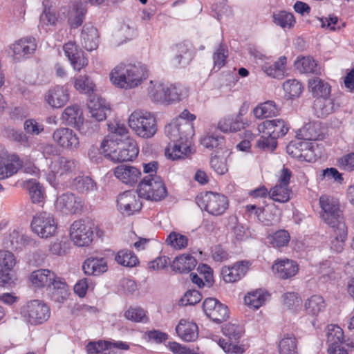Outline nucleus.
<instances>
[{"label": "nucleus", "instance_id": "1", "mask_svg": "<svg viewBox=\"0 0 354 354\" xmlns=\"http://www.w3.org/2000/svg\"><path fill=\"white\" fill-rule=\"evenodd\" d=\"M165 133L170 140L165 149V156L168 158L178 160L190 152V140L194 135L193 124H189L182 119H174L165 126Z\"/></svg>", "mask_w": 354, "mask_h": 354}, {"label": "nucleus", "instance_id": "2", "mask_svg": "<svg viewBox=\"0 0 354 354\" xmlns=\"http://www.w3.org/2000/svg\"><path fill=\"white\" fill-rule=\"evenodd\" d=\"M28 280L36 288H49L50 298L56 303L63 304L70 295L68 286L65 279L57 277L50 270H34L29 274Z\"/></svg>", "mask_w": 354, "mask_h": 354}, {"label": "nucleus", "instance_id": "3", "mask_svg": "<svg viewBox=\"0 0 354 354\" xmlns=\"http://www.w3.org/2000/svg\"><path fill=\"white\" fill-rule=\"evenodd\" d=\"M100 147L104 157L113 162L132 161L139 153L136 142L128 136L115 140H104Z\"/></svg>", "mask_w": 354, "mask_h": 354}, {"label": "nucleus", "instance_id": "4", "mask_svg": "<svg viewBox=\"0 0 354 354\" xmlns=\"http://www.w3.org/2000/svg\"><path fill=\"white\" fill-rule=\"evenodd\" d=\"M147 77V74L144 68L132 64L118 65L110 73L111 82L125 89L137 86Z\"/></svg>", "mask_w": 354, "mask_h": 354}, {"label": "nucleus", "instance_id": "5", "mask_svg": "<svg viewBox=\"0 0 354 354\" xmlns=\"http://www.w3.org/2000/svg\"><path fill=\"white\" fill-rule=\"evenodd\" d=\"M319 204L324 222L331 228H338L344 234L346 225L339 200L331 196L322 195L319 197Z\"/></svg>", "mask_w": 354, "mask_h": 354}, {"label": "nucleus", "instance_id": "6", "mask_svg": "<svg viewBox=\"0 0 354 354\" xmlns=\"http://www.w3.org/2000/svg\"><path fill=\"white\" fill-rule=\"evenodd\" d=\"M129 125L139 137L143 138H150L157 131L154 115L142 111H135L130 115Z\"/></svg>", "mask_w": 354, "mask_h": 354}, {"label": "nucleus", "instance_id": "7", "mask_svg": "<svg viewBox=\"0 0 354 354\" xmlns=\"http://www.w3.org/2000/svg\"><path fill=\"white\" fill-rule=\"evenodd\" d=\"M138 196L148 201H161L167 196L165 183L159 176L144 178L138 184Z\"/></svg>", "mask_w": 354, "mask_h": 354}, {"label": "nucleus", "instance_id": "8", "mask_svg": "<svg viewBox=\"0 0 354 354\" xmlns=\"http://www.w3.org/2000/svg\"><path fill=\"white\" fill-rule=\"evenodd\" d=\"M197 205L213 216L225 213L229 206L227 198L223 194L212 192L201 193L196 198Z\"/></svg>", "mask_w": 354, "mask_h": 354}, {"label": "nucleus", "instance_id": "9", "mask_svg": "<svg viewBox=\"0 0 354 354\" xmlns=\"http://www.w3.org/2000/svg\"><path fill=\"white\" fill-rule=\"evenodd\" d=\"M286 151L291 157L300 161L313 162L317 158L315 152V143L308 139L291 141L286 147Z\"/></svg>", "mask_w": 354, "mask_h": 354}, {"label": "nucleus", "instance_id": "10", "mask_svg": "<svg viewBox=\"0 0 354 354\" xmlns=\"http://www.w3.org/2000/svg\"><path fill=\"white\" fill-rule=\"evenodd\" d=\"M152 100L164 104H170L181 100L182 90L180 85L159 84L150 91Z\"/></svg>", "mask_w": 354, "mask_h": 354}, {"label": "nucleus", "instance_id": "11", "mask_svg": "<svg viewBox=\"0 0 354 354\" xmlns=\"http://www.w3.org/2000/svg\"><path fill=\"white\" fill-rule=\"evenodd\" d=\"M93 224L87 220H77L70 227V236L79 247L88 245L93 241Z\"/></svg>", "mask_w": 354, "mask_h": 354}, {"label": "nucleus", "instance_id": "12", "mask_svg": "<svg viewBox=\"0 0 354 354\" xmlns=\"http://www.w3.org/2000/svg\"><path fill=\"white\" fill-rule=\"evenodd\" d=\"M31 228L39 237L48 238L55 234L57 226L51 214L42 212L33 217Z\"/></svg>", "mask_w": 354, "mask_h": 354}, {"label": "nucleus", "instance_id": "13", "mask_svg": "<svg viewBox=\"0 0 354 354\" xmlns=\"http://www.w3.org/2000/svg\"><path fill=\"white\" fill-rule=\"evenodd\" d=\"M328 354H348L344 346H342L344 331L336 324H329L326 329Z\"/></svg>", "mask_w": 354, "mask_h": 354}, {"label": "nucleus", "instance_id": "14", "mask_svg": "<svg viewBox=\"0 0 354 354\" xmlns=\"http://www.w3.org/2000/svg\"><path fill=\"white\" fill-rule=\"evenodd\" d=\"M15 263V258L12 252L0 251V286L10 287L14 283L12 268Z\"/></svg>", "mask_w": 354, "mask_h": 354}, {"label": "nucleus", "instance_id": "15", "mask_svg": "<svg viewBox=\"0 0 354 354\" xmlns=\"http://www.w3.org/2000/svg\"><path fill=\"white\" fill-rule=\"evenodd\" d=\"M55 205L65 214H77L82 211L84 202L74 194L66 192L57 197Z\"/></svg>", "mask_w": 354, "mask_h": 354}, {"label": "nucleus", "instance_id": "16", "mask_svg": "<svg viewBox=\"0 0 354 354\" xmlns=\"http://www.w3.org/2000/svg\"><path fill=\"white\" fill-rule=\"evenodd\" d=\"M62 120L65 124L77 129L82 133H86L84 129L89 122H84L82 111L77 104L67 106L62 115Z\"/></svg>", "mask_w": 354, "mask_h": 354}, {"label": "nucleus", "instance_id": "17", "mask_svg": "<svg viewBox=\"0 0 354 354\" xmlns=\"http://www.w3.org/2000/svg\"><path fill=\"white\" fill-rule=\"evenodd\" d=\"M36 39L32 36L24 37L17 40L10 48L13 53V57L17 61L29 58L37 49Z\"/></svg>", "mask_w": 354, "mask_h": 354}, {"label": "nucleus", "instance_id": "18", "mask_svg": "<svg viewBox=\"0 0 354 354\" xmlns=\"http://www.w3.org/2000/svg\"><path fill=\"white\" fill-rule=\"evenodd\" d=\"M117 206L122 214L131 216L140 212L142 204L133 192L126 191L118 196Z\"/></svg>", "mask_w": 354, "mask_h": 354}, {"label": "nucleus", "instance_id": "19", "mask_svg": "<svg viewBox=\"0 0 354 354\" xmlns=\"http://www.w3.org/2000/svg\"><path fill=\"white\" fill-rule=\"evenodd\" d=\"M87 106L91 118L97 122L105 120L111 111L110 105L97 95H90Z\"/></svg>", "mask_w": 354, "mask_h": 354}, {"label": "nucleus", "instance_id": "20", "mask_svg": "<svg viewBox=\"0 0 354 354\" xmlns=\"http://www.w3.org/2000/svg\"><path fill=\"white\" fill-rule=\"evenodd\" d=\"M288 130V124L282 119L266 120L258 125L260 133L268 135L276 140L284 136Z\"/></svg>", "mask_w": 354, "mask_h": 354}, {"label": "nucleus", "instance_id": "21", "mask_svg": "<svg viewBox=\"0 0 354 354\" xmlns=\"http://www.w3.org/2000/svg\"><path fill=\"white\" fill-rule=\"evenodd\" d=\"M53 138L61 147L69 150L77 149L80 145L77 134L69 128L57 129L53 134Z\"/></svg>", "mask_w": 354, "mask_h": 354}, {"label": "nucleus", "instance_id": "22", "mask_svg": "<svg viewBox=\"0 0 354 354\" xmlns=\"http://www.w3.org/2000/svg\"><path fill=\"white\" fill-rule=\"evenodd\" d=\"M340 106L337 97L334 94L326 97L315 99L313 109L315 115L320 118H325L334 113Z\"/></svg>", "mask_w": 354, "mask_h": 354}, {"label": "nucleus", "instance_id": "23", "mask_svg": "<svg viewBox=\"0 0 354 354\" xmlns=\"http://www.w3.org/2000/svg\"><path fill=\"white\" fill-rule=\"evenodd\" d=\"M63 49L75 70L80 71L88 64V59L85 57L84 52L75 43L69 41L65 44Z\"/></svg>", "mask_w": 354, "mask_h": 354}, {"label": "nucleus", "instance_id": "24", "mask_svg": "<svg viewBox=\"0 0 354 354\" xmlns=\"http://www.w3.org/2000/svg\"><path fill=\"white\" fill-rule=\"evenodd\" d=\"M45 100L50 107L59 109L69 100V93L64 86H56L45 94Z\"/></svg>", "mask_w": 354, "mask_h": 354}, {"label": "nucleus", "instance_id": "25", "mask_svg": "<svg viewBox=\"0 0 354 354\" xmlns=\"http://www.w3.org/2000/svg\"><path fill=\"white\" fill-rule=\"evenodd\" d=\"M248 267L249 262L246 261L237 262L232 267L224 266L221 269L223 279L227 283L237 281L245 276Z\"/></svg>", "mask_w": 354, "mask_h": 354}, {"label": "nucleus", "instance_id": "26", "mask_svg": "<svg viewBox=\"0 0 354 354\" xmlns=\"http://www.w3.org/2000/svg\"><path fill=\"white\" fill-rule=\"evenodd\" d=\"M114 175L122 183L132 186L140 178L141 171L136 167L120 165L115 168Z\"/></svg>", "mask_w": 354, "mask_h": 354}, {"label": "nucleus", "instance_id": "27", "mask_svg": "<svg viewBox=\"0 0 354 354\" xmlns=\"http://www.w3.org/2000/svg\"><path fill=\"white\" fill-rule=\"evenodd\" d=\"M274 274L281 279H287L294 277L299 270L297 262L288 259H281L272 266Z\"/></svg>", "mask_w": 354, "mask_h": 354}, {"label": "nucleus", "instance_id": "28", "mask_svg": "<svg viewBox=\"0 0 354 354\" xmlns=\"http://www.w3.org/2000/svg\"><path fill=\"white\" fill-rule=\"evenodd\" d=\"M271 299V295L266 289L259 288L250 291L244 297V302L250 308L258 309Z\"/></svg>", "mask_w": 354, "mask_h": 354}, {"label": "nucleus", "instance_id": "29", "mask_svg": "<svg viewBox=\"0 0 354 354\" xmlns=\"http://www.w3.org/2000/svg\"><path fill=\"white\" fill-rule=\"evenodd\" d=\"M82 46L88 50L96 49L99 44V34L96 28L91 24H86L81 32Z\"/></svg>", "mask_w": 354, "mask_h": 354}, {"label": "nucleus", "instance_id": "30", "mask_svg": "<svg viewBox=\"0 0 354 354\" xmlns=\"http://www.w3.org/2000/svg\"><path fill=\"white\" fill-rule=\"evenodd\" d=\"M176 331L178 337L185 342H194L198 336V326L183 319L176 326Z\"/></svg>", "mask_w": 354, "mask_h": 354}, {"label": "nucleus", "instance_id": "31", "mask_svg": "<svg viewBox=\"0 0 354 354\" xmlns=\"http://www.w3.org/2000/svg\"><path fill=\"white\" fill-rule=\"evenodd\" d=\"M196 259L189 254H184L176 257L173 261L171 267L175 272L179 273H188L196 267Z\"/></svg>", "mask_w": 354, "mask_h": 354}, {"label": "nucleus", "instance_id": "32", "mask_svg": "<svg viewBox=\"0 0 354 354\" xmlns=\"http://www.w3.org/2000/svg\"><path fill=\"white\" fill-rule=\"evenodd\" d=\"M308 89L313 97L316 99L326 97L332 95L330 85L319 77L309 80Z\"/></svg>", "mask_w": 354, "mask_h": 354}, {"label": "nucleus", "instance_id": "33", "mask_svg": "<svg viewBox=\"0 0 354 354\" xmlns=\"http://www.w3.org/2000/svg\"><path fill=\"white\" fill-rule=\"evenodd\" d=\"M82 269L86 275H100L107 270V263L103 258H88L83 263Z\"/></svg>", "mask_w": 354, "mask_h": 354}, {"label": "nucleus", "instance_id": "34", "mask_svg": "<svg viewBox=\"0 0 354 354\" xmlns=\"http://www.w3.org/2000/svg\"><path fill=\"white\" fill-rule=\"evenodd\" d=\"M281 107L272 100H268L259 104L253 110V114L257 118H263L277 116L279 114Z\"/></svg>", "mask_w": 354, "mask_h": 354}, {"label": "nucleus", "instance_id": "35", "mask_svg": "<svg viewBox=\"0 0 354 354\" xmlns=\"http://www.w3.org/2000/svg\"><path fill=\"white\" fill-rule=\"evenodd\" d=\"M176 54L174 58V63L176 66L185 67L189 64L192 59V52L188 44L180 43L176 45Z\"/></svg>", "mask_w": 354, "mask_h": 354}, {"label": "nucleus", "instance_id": "36", "mask_svg": "<svg viewBox=\"0 0 354 354\" xmlns=\"http://www.w3.org/2000/svg\"><path fill=\"white\" fill-rule=\"evenodd\" d=\"M77 165V162L75 160L62 156L53 165V171L61 176L73 172Z\"/></svg>", "mask_w": 354, "mask_h": 354}, {"label": "nucleus", "instance_id": "37", "mask_svg": "<svg viewBox=\"0 0 354 354\" xmlns=\"http://www.w3.org/2000/svg\"><path fill=\"white\" fill-rule=\"evenodd\" d=\"M244 127L245 124L238 118V116H228L218 123V128L224 133L239 131Z\"/></svg>", "mask_w": 354, "mask_h": 354}, {"label": "nucleus", "instance_id": "38", "mask_svg": "<svg viewBox=\"0 0 354 354\" xmlns=\"http://www.w3.org/2000/svg\"><path fill=\"white\" fill-rule=\"evenodd\" d=\"M22 167V162L17 158H13L12 162L6 163L3 158L0 156V180L8 178L16 174Z\"/></svg>", "mask_w": 354, "mask_h": 354}, {"label": "nucleus", "instance_id": "39", "mask_svg": "<svg viewBox=\"0 0 354 354\" xmlns=\"http://www.w3.org/2000/svg\"><path fill=\"white\" fill-rule=\"evenodd\" d=\"M287 62L286 56H281L273 64L265 65L264 72L269 76L274 78H280L283 75Z\"/></svg>", "mask_w": 354, "mask_h": 354}, {"label": "nucleus", "instance_id": "40", "mask_svg": "<svg viewBox=\"0 0 354 354\" xmlns=\"http://www.w3.org/2000/svg\"><path fill=\"white\" fill-rule=\"evenodd\" d=\"M280 354H297V341L293 334H286L279 344Z\"/></svg>", "mask_w": 354, "mask_h": 354}, {"label": "nucleus", "instance_id": "41", "mask_svg": "<svg viewBox=\"0 0 354 354\" xmlns=\"http://www.w3.org/2000/svg\"><path fill=\"white\" fill-rule=\"evenodd\" d=\"M23 319L30 324H41L50 315V311H20Z\"/></svg>", "mask_w": 354, "mask_h": 354}, {"label": "nucleus", "instance_id": "42", "mask_svg": "<svg viewBox=\"0 0 354 354\" xmlns=\"http://www.w3.org/2000/svg\"><path fill=\"white\" fill-rule=\"evenodd\" d=\"M115 261L124 267L132 268L136 266L139 260L133 251L124 249L118 251L115 257Z\"/></svg>", "mask_w": 354, "mask_h": 354}, {"label": "nucleus", "instance_id": "43", "mask_svg": "<svg viewBox=\"0 0 354 354\" xmlns=\"http://www.w3.org/2000/svg\"><path fill=\"white\" fill-rule=\"evenodd\" d=\"M72 185L80 193H88L97 189L96 183L89 176H77L73 180Z\"/></svg>", "mask_w": 354, "mask_h": 354}, {"label": "nucleus", "instance_id": "44", "mask_svg": "<svg viewBox=\"0 0 354 354\" xmlns=\"http://www.w3.org/2000/svg\"><path fill=\"white\" fill-rule=\"evenodd\" d=\"M222 333L229 340L237 341L243 335L245 328L242 324L230 322L223 327Z\"/></svg>", "mask_w": 354, "mask_h": 354}, {"label": "nucleus", "instance_id": "45", "mask_svg": "<svg viewBox=\"0 0 354 354\" xmlns=\"http://www.w3.org/2000/svg\"><path fill=\"white\" fill-rule=\"evenodd\" d=\"M292 190L288 188V186L283 185H276L269 192L270 198L273 201L279 203H286L290 198Z\"/></svg>", "mask_w": 354, "mask_h": 354}, {"label": "nucleus", "instance_id": "46", "mask_svg": "<svg viewBox=\"0 0 354 354\" xmlns=\"http://www.w3.org/2000/svg\"><path fill=\"white\" fill-rule=\"evenodd\" d=\"M201 142L205 148L221 149L225 145V138L216 132L208 133Z\"/></svg>", "mask_w": 354, "mask_h": 354}, {"label": "nucleus", "instance_id": "47", "mask_svg": "<svg viewBox=\"0 0 354 354\" xmlns=\"http://www.w3.org/2000/svg\"><path fill=\"white\" fill-rule=\"evenodd\" d=\"M95 85L87 75H80L75 80V88L81 93L88 95H96L94 93Z\"/></svg>", "mask_w": 354, "mask_h": 354}, {"label": "nucleus", "instance_id": "48", "mask_svg": "<svg viewBox=\"0 0 354 354\" xmlns=\"http://www.w3.org/2000/svg\"><path fill=\"white\" fill-rule=\"evenodd\" d=\"M272 17L273 21L283 28L290 29L292 28L296 23L294 15L285 10H281L277 13L273 14Z\"/></svg>", "mask_w": 354, "mask_h": 354}, {"label": "nucleus", "instance_id": "49", "mask_svg": "<svg viewBox=\"0 0 354 354\" xmlns=\"http://www.w3.org/2000/svg\"><path fill=\"white\" fill-rule=\"evenodd\" d=\"M283 88L288 99H294L299 97L304 86L300 82L292 79L286 80L283 84Z\"/></svg>", "mask_w": 354, "mask_h": 354}, {"label": "nucleus", "instance_id": "50", "mask_svg": "<svg viewBox=\"0 0 354 354\" xmlns=\"http://www.w3.org/2000/svg\"><path fill=\"white\" fill-rule=\"evenodd\" d=\"M294 65L296 69L302 73H314L317 67V62L310 57L297 58Z\"/></svg>", "mask_w": 354, "mask_h": 354}, {"label": "nucleus", "instance_id": "51", "mask_svg": "<svg viewBox=\"0 0 354 354\" xmlns=\"http://www.w3.org/2000/svg\"><path fill=\"white\" fill-rule=\"evenodd\" d=\"M30 199L33 203H40L44 198V187L36 180H30L26 183Z\"/></svg>", "mask_w": 354, "mask_h": 354}, {"label": "nucleus", "instance_id": "52", "mask_svg": "<svg viewBox=\"0 0 354 354\" xmlns=\"http://www.w3.org/2000/svg\"><path fill=\"white\" fill-rule=\"evenodd\" d=\"M335 233V237L330 241V250L336 253H340L342 252L345 241L347 239L348 230L347 226H345V232L344 234L342 233L338 228H333Z\"/></svg>", "mask_w": 354, "mask_h": 354}, {"label": "nucleus", "instance_id": "53", "mask_svg": "<svg viewBox=\"0 0 354 354\" xmlns=\"http://www.w3.org/2000/svg\"><path fill=\"white\" fill-rule=\"evenodd\" d=\"M290 234L285 230H279L268 236L269 243L274 248L286 246L290 241Z\"/></svg>", "mask_w": 354, "mask_h": 354}, {"label": "nucleus", "instance_id": "54", "mask_svg": "<svg viewBox=\"0 0 354 354\" xmlns=\"http://www.w3.org/2000/svg\"><path fill=\"white\" fill-rule=\"evenodd\" d=\"M4 135L9 140L15 141L23 146L28 145V138L21 130H17L8 127L4 129Z\"/></svg>", "mask_w": 354, "mask_h": 354}, {"label": "nucleus", "instance_id": "55", "mask_svg": "<svg viewBox=\"0 0 354 354\" xmlns=\"http://www.w3.org/2000/svg\"><path fill=\"white\" fill-rule=\"evenodd\" d=\"M86 10L82 6H77L74 15L71 14L68 19V23L72 29L77 28L84 22Z\"/></svg>", "mask_w": 354, "mask_h": 354}, {"label": "nucleus", "instance_id": "56", "mask_svg": "<svg viewBox=\"0 0 354 354\" xmlns=\"http://www.w3.org/2000/svg\"><path fill=\"white\" fill-rule=\"evenodd\" d=\"M202 299V295L199 291L196 290H187L183 297H182L179 302V306H194L198 304Z\"/></svg>", "mask_w": 354, "mask_h": 354}, {"label": "nucleus", "instance_id": "57", "mask_svg": "<svg viewBox=\"0 0 354 354\" xmlns=\"http://www.w3.org/2000/svg\"><path fill=\"white\" fill-rule=\"evenodd\" d=\"M283 304L288 309L299 307L302 304V299L298 293L288 292L282 295Z\"/></svg>", "mask_w": 354, "mask_h": 354}, {"label": "nucleus", "instance_id": "58", "mask_svg": "<svg viewBox=\"0 0 354 354\" xmlns=\"http://www.w3.org/2000/svg\"><path fill=\"white\" fill-rule=\"evenodd\" d=\"M166 242L174 248L182 249L187 247L188 238L185 235L172 232L167 236Z\"/></svg>", "mask_w": 354, "mask_h": 354}, {"label": "nucleus", "instance_id": "59", "mask_svg": "<svg viewBox=\"0 0 354 354\" xmlns=\"http://www.w3.org/2000/svg\"><path fill=\"white\" fill-rule=\"evenodd\" d=\"M218 344L227 354H243L246 350L244 345H237L223 338L218 339Z\"/></svg>", "mask_w": 354, "mask_h": 354}, {"label": "nucleus", "instance_id": "60", "mask_svg": "<svg viewBox=\"0 0 354 354\" xmlns=\"http://www.w3.org/2000/svg\"><path fill=\"white\" fill-rule=\"evenodd\" d=\"M337 166L348 172L354 171V151L346 153L337 159Z\"/></svg>", "mask_w": 354, "mask_h": 354}, {"label": "nucleus", "instance_id": "61", "mask_svg": "<svg viewBox=\"0 0 354 354\" xmlns=\"http://www.w3.org/2000/svg\"><path fill=\"white\" fill-rule=\"evenodd\" d=\"M257 147L266 151H273L277 146V142L272 137L263 133L257 140Z\"/></svg>", "mask_w": 354, "mask_h": 354}, {"label": "nucleus", "instance_id": "62", "mask_svg": "<svg viewBox=\"0 0 354 354\" xmlns=\"http://www.w3.org/2000/svg\"><path fill=\"white\" fill-rule=\"evenodd\" d=\"M211 167L218 174L223 175L225 174L228 169L226 162V158L220 156H212L210 158Z\"/></svg>", "mask_w": 354, "mask_h": 354}, {"label": "nucleus", "instance_id": "63", "mask_svg": "<svg viewBox=\"0 0 354 354\" xmlns=\"http://www.w3.org/2000/svg\"><path fill=\"white\" fill-rule=\"evenodd\" d=\"M306 310H324L326 303L320 295H314L309 297L304 304Z\"/></svg>", "mask_w": 354, "mask_h": 354}, {"label": "nucleus", "instance_id": "64", "mask_svg": "<svg viewBox=\"0 0 354 354\" xmlns=\"http://www.w3.org/2000/svg\"><path fill=\"white\" fill-rule=\"evenodd\" d=\"M227 57L228 50L223 45L221 44L213 54L214 68H217V70L221 69L225 64Z\"/></svg>", "mask_w": 354, "mask_h": 354}]
</instances>
